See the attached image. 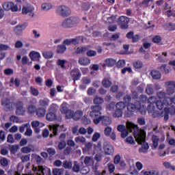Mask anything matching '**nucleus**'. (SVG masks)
<instances>
[{
    "label": "nucleus",
    "mask_w": 175,
    "mask_h": 175,
    "mask_svg": "<svg viewBox=\"0 0 175 175\" xmlns=\"http://www.w3.org/2000/svg\"><path fill=\"white\" fill-rule=\"evenodd\" d=\"M36 115L38 118H42V117L46 116V109L43 107H38L36 110Z\"/></svg>",
    "instance_id": "obj_16"
},
{
    "label": "nucleus",
    "mask_w": 175,
    "mask_h": 175,
    "mask_svg": "<svg viewBox=\"0 0 175 175\" xmlns=\"http://www.w3.org/2000/svg\"><path fill=\"white\" fill-rule=\"evenodd\" d=\"M166 92L164 91H159L157 93V96L159 99H165L166 98Z\"/></svg>",
    "instance_id": "obj_53"
},
{
    "label": "nucleus",
    "mask_w": 175,
    "mask_h": 175,
    "mask_svg": "<svg viewBox=\"0 0 175 175\" xmlns=\"http://www.w3.org/2000/svg\"><path fill=\"white\" fill-rule=\"evenodd\" d=\"M56 13L61 16V17H68L70 16L72 11L69 7H66V5L59 6L56 10Z\"/></svg>",
    "instance_id": "obj_6"
},
{
    "label": "nucleus",
    "mask_w": 175,
    "mask_h": 175,
    "mask_svg": "<svg viewBox=\"0 0 175 175\" xmlns=\"http://www.w3.org/2000/svg\"><path fill=\"white\" fill-rule=\"evenodd\" d=\"M104 151L106 155H113L114 154V147L110 143H106L104 146Z\"/></svg>",
    "instance_id": "obj_15"
},
{
    "label": "nucleus",
    "mask_w": 175,
    "mask_h": 175,
    "mask_svg": "<svg viewBox=\"0 0 175 175\" xmlns=\"http://www.w3.org/2000/svg\"><path fill=\"white\" fill-rule=\"evenodd\" d=\"M49 129L51 131L53 134L50 135V137H53V136H57L58 133H61V132H65L66 129H64V125L59 124H53L49 126Z\"/></svg>",
    "instance_id": "obj_7"
},
{
    "label": "nucleus",
    "mask_w": 175,
    "mask_h": 175,
    "mask_svg": "<svg viewBox=\"0 0 175 175\" xmlns=\"http://www.w3.org/2000/svg\"><path fill=\"white\" fill-rule=\"evenodd\" d=\"M75 142H76V143H81V144H85V137H83V136H79L75 138Z\"/></svg>",
    "instance_id": "obj_41"
},
{
    "label": "nucleus",
    "mask_w": 175,
    "mask_h": 175,
    "mask_svg": "<svg viewBox=\"0 0 175 175\" xmlns=\"http://www.w3.org/2000/svg\"><path fill=\"white\" fill-rule=\"evenodd\" d=\"M146 92L148 95H152L154 94V88H152V85H148L146 86Z\"/></svg>",
    "instance_id": "obj_44"
},
{
    "label": "nucleus",
    "mask_w": 175,
    "mask_h": 175,
    "mask_svg": "<svg viewBox=\"0 0 175 175\" xmlns=\"http://www.w3.org/2000/svg\"><path fill=\"white\" fill-rule=\"evenodd\" d=\"M30 90L33 96H38L39 95V90L33 87H30Z\"/></svg>",
    "instance_id": "obj_63"
},
{
    "label": "nucleus",
    "mask_w": 175,
    "mask_h": 175,
    "mask_svg": "<svg viewBox=\"0 0 175 175\" xmlns=\"http://www.w3.org/2000/svg\"><path fill=\"white\" fill-rule=\"evenodd\" d=\"M131 19L125 16H121L118 19V25L121 29H128L129 28V22Z\"/></svg>",
    "instance_id": "obj_5"
},
{
    "label": "nucleus",
    "mask_w": 175,
    "mask_h": 175,
    "mask_svg": "<svg viewBox=\"0 0 175 175\" xmlns=\"http://www.w3.org/2000/svg\"><path fill=\"white\" fill-rule=\"evenodd\" d=\"M107 167L109 174H116V172H114L116 171V166L114 165V164L109 163L107 164Z\"/></svg>",
    "instance_id": "obj_32"
},
{
    "label": "nucleus",
    "mask_w": 175,
    "mask_h": 175,
    "mask_svg": "<svg viewBox=\"0 0 175 175\" xmlns=\"http://www.w3.org/2000/svg\"><path fill=\"white\" fill-rule=\"evenodd\" d=\"M113 83H111V81H110V80L107 79H104L102 81V85L103 87H105V88H110V87H111V85Z\"/></svg>",
    "instance_id": "obj_34"
},
{
    "label": "nucleus",
    "mask_w": 175,
    "mask_h": 175,
    "mask_svg": "<svg viewBox=\"0 0 175 175\" xmlns=\"http://www.w3.org/2000/svg\"><path fill=\"white\" fill-rule=\"evenodd\" d=\"M57 109H58V105H57V104H52L50 105L48 110L49 112L57 113Z\"/></svg>",
    "instance_id": "obj_48"
},
{
    "label": "nucleus",
    "mask_w": 175,
    "mask_h": 175,
    "mask_svg": "<svg viewBox=\"0 0 175 175\" xmlns=\"http://www.w3.org/2000/svg\"><path fill=\"white\" fill-rule=\"evenodd\" d=\"M35 12V7L32 5V4L27 3V5H25L23 6L22 8V13L23 14H29L31 17H33L35 16V14L33 13Z\"/></svg>",
    "instance_id": "obj_11"
},
{
    "label": "nucleus",
    "mask_w": 175,
    "mask_h": 175,
    "mask_svg": "<svg viewBox=\"0 0 175 175\" xmlns=\"http://www.w3.org/2000/svg\"><path fill=\"white\" fill-rule=\"evenodd\" d=\"M126 126H125L124 124H119L117 126V131L118 132H121V137L123 139H125V137L129 135V132H133L134 136L139 133V127L137 125L129 121L126 122Z\"/></svg>",
    "instance_id": "obj_1"
},
{
    "label": "nucleus",
    "mask_w": 175,
    "mask_h": 175,
    "mask_svg": "<svg viewBox=\"0 0 175 175\" xmlns=\"http://www.w3.org/2000/svg\"><path fill=\"white\" fill-rule=\"evenodd\" d=\"M29 57L31 58V61H39V58H40V53L33 51L29 53Z\"/></svg>",
    "instance_id": "obj_19"
},
{
    "label": "nucleus",
    "mask_w": 175,
    "mask_h": 175,
    "mask_svg": "<svg viewBox=\"0 0 175 175\" xmlns=\"http://www.w3.org/2000/svg\"><path fill=\"white\" fill-rule=\"evenodd\" d=\"M62 166L63 167H64V169H72L73 163H72V161H70L65 160L64 161H63Z\"/></svg>",
    "instance_id": "obj_37"
},
{
    "label": "nucleus",
    "mask_w": 175,
    "mask_h": 175,
    "mask_svg": "<svg viewBox=\"0 0 175 175\" xmlns=\"http://www.w3.org/2000/svg\"><path fill=\"white\" fill-rule=\"evenodd\" d=\"M156 106L159 110H162L163 109H166V107L165 106V104L163 101L162 100H158L156 102Z\"/></svg>",
    "instance_id": "obj_43"
},
{
    "label": "nucleus",
    "mask_w": 175,
    "mask_h": 175,
    "mask_svg": "<svg viewBox=\"0 0 175 175\" xmlns=\"http://www.w3.org/2000/svg\"><path fill=\"white\" fill-rule=\"evenodd\" d=\"M133 66L135 69H142V68H143V62L137 61L133 63Z\"/></svg>",
    "instance_id": "obj_59"
},
{
    "label": "nucleus",
    "mask_w": 175,
    "mask_h": 175,
    "mask_svg": "<svg viewBox=\"0 0 175 175\" xmlns=\"http://www.w3.org/2000/svg\"><path fill=\"white\" fill-rule=\"evenodd\" d=\"M64 173L63 169L55 168L53 170V175H62Z\"/></svg>",
    "instance_id": "obj_60"
},
{
    "label": "nucleus",
    "mask_w": 175,
    "mask_h": 175,
    "mask_svg": "<svg viewBox=\"0 0 175 175\" xmlns=\"http://www.w3.org/2000/svg\"><path fill=\"white\" fill-rule=\"evenodd\" d=\"M39 125H40V122L38 120L33 121L31 122V126L36 133H39V132H40V129H39Z\"/></svg>",
    "instance_id": "obj_24"
},
{
    "label": "nucleus",
    "mask_w": 175,
    "mask_h": 175,
    "mask_svg": "<svg viewBox=\"0 0 175 175\" xmlns=\"http://www.w3.org/2000/svg\"><path fill=\"white\" fill-rule=\"evenodd\" d=\"M59 110L62 114H65L67 112V111L69 110V109L68 108V105H66V104L63 103L61 105Z\"/></svg>",
    "instance_id": "obj_47"
},
{
    "label": "nucleus",
    "mask_w": 175,
    "mask_h": 175,
    "mask_svg": "<svg viewBox=\"0 0 175 175\" xmlns=\"http://www.w3.org/2000/svg\"><path fill=\"white\" fill-rule=\"evenodd\" d=\"M66 51V46L62 43L57 46L56 53L57 54H64Z\"/></svg>",
    "instance_id": "obj_23"
},
{
    "label": "nucleus",
    "mask_w": 175,
    "mask_h": 175,
    "mask_svg": "<svg viewBox=\"0 0 175 175\" xmlns=\"http://www.w3.org/2000/svg\"><path fill=\"white\" fill-rule=\"evenodd\" d=\"M72 170L74 173H79L80 172V164L77 161L73 162V165L72 166Z\"/></svg>",
    "instance_id": "obj_31"
},
{
    "label": "nucleus",
    "mask_w": 175,
    "mask_h": 175,
    "mask_svg": "<svg viewBox=\"0 0 175 175\" xmlns=\"http://www.w3.org/2000/svg\"><path fill=\"white\" fill-rule=\"evenodd\" d=\"M83 117V111L78 110L73 113L72 118L75 121H79Z\"/></svg>",
    "instance_id": "obj_26"
},
{
    "label": "nucleus",
    "mask_w": 175,
    "mask_h": 175,
    "mask_svg": "<svg viewBox=\"0 0 175 175\" xmlns=\"http://www.w3.org/2000/svg\"><path fill=\"white\" fill-rule=\"evenodd\" d=\"M104 134L107 137H110L113 142L117 140V135L115 131H113L111 126H107L104 129Z\"/></svg>",
    "instance_id": "obj_12"
},
{
    "label": "nucleus",
    "mask_w": 175,
    "mask_h": 175,
    "mask_svg": "<svg viewBox=\"0 0 175 175\" xmlns=\"http://www.w3.org/2000/svg\"><path fill=\"white\" fill-rule=\"evenodd\" d=\"M117 21V18L116 16H111V17L107 18L105 21V24H114Z\"/></svg>",
    "instance_id": "obj_42"
},
{
    "label": "nucleus",
    "mask_w": 175,
    "mask_h": 175,
    "mask_svg": "<svg viewBox=\"0 0 175 175\" xmlns=\"http://www.w3.org/2000/svg\"><path fill=\"white\" fill-rule=\"evenodd\" d=\"M163 165L164 166V167H165V169H172V170H175L174 165H172L170 162L165 161L163 163Z\"/></svg>",
    "instance_id": "obj_45"
},
{
    "label": "nucleus",
    "mask_w": 175,
    "mask_h": 175,
    "mask_svg": "<svg viewBox=\"0 0 175 175\" xmlns=\"http://www.w3.org/2000/svg\"><path fill=\"white\" fill-rule=\"evenodd\" d=\"M66 147V141H59L57 145L58 150H64Z\"/></svg>",
    "instance_id": "obj_55"
},
{
    "label": "nucleus",
    "mask_w": 175,
    "mask_h": 175,
    "mask_svg": "<svg viewBox=\"0 0 175 175\" xmlns=\"http://www.w3.org/2000/svg\"><path fill=\"white\" fill-rule=\"evenodd\" d=\"M116 107L118 110L123 111L125 107H126V105L124 104V102L120 101L116 105Z\"/></svg>",
    "instance_id": "obj_38"
},
{
    "label": "nucleus",
    "mask_w": 175,
    "mask_h": 175,
    "mask_svg": "<svg viewBox=\"0 0 175 175\" xmlns=\"http://www.w3.org/2000/svg\"><path fill=\"white\" fill-rule=\"evenodd\" d=\"M163 102L164 106H165V107L167 106H170V105L173 104V103L172 101V97H169V96L164 98V99L163 100Z\"/></svg>",
    "instance_id": "obj_39"
},
{
    "label": "nucleus",
    "mask_w": 175,
    "mask_h": 175,
    "mask_svg": "<svg viewBox=\"0 0 175 175\" xmlns=\"http://www.w3.org/2000/svg\"><path fill=\"white\" fill-rule=\"evenodd\" d=\"M15 114H16V116H24V114H25V108L24 107V103H23V101H16L15 103Z\"/></svg>",
    "instance_id": "obj_10"
},
{
    "label": "nucleus",
    "mask_w": 175,
    "mask_h": 175,
    "mask_svg": "<svg viewBox=\"0 0 175 175\" xmlns=\"http://www.w3.org/2000/svg\"><path fill=\"white\" fill-rule=\"evenodd\" d=\"M117 61L113 58H108L105 60V64L103 66H108L109 68H111L116 65Z\"/></svg>",
    "instance_id": "obj_18"
},
{
    "label": "nucleus",
    "mask_w": 175,
    "mask_h": 175,
    "mask_svg": "<svg viewBox=\"0 0 175 175\" xmlns=\"http://www.w3.org/2000/svg\"><path fill=\"white\" fill-rule=\"evenodd\" d=\"M86 55L88 57H95V56H96V51H95L94 50H88L86 52Z\"/></svg>",
    "instance_id": "obj_64"
},
{
    "label": "nucleus",
    "mask_w": 175,
    "mask_h": 175,
    "mask_svg": "<svg viewBox=\"0 0 175 175\" xmlns=\"http://www.w3.org/2000/svg\"><path fill=\"white\" fill-rule=\"evenodd\" d=\"M40 170H41V173H40L38 175H44V174L51 175V170H50V168L49 167L43 168V167H42L40 168Z\"/></svg>",
    "instance_id": "obj_33"
},
{
    "label": "nucleus",
    "mask_w": 175,
    "mask_h": 175,
    "mask_svg": "<svg viewBox=\"0 0 175 175\" xmlns=\"http://www.w3.org/2000/svg\"><path fill=\"white\" fill-rule=\"evenodd\" d=\"M2 6H3V8L4 9V10H6L8 12L9 10H11L12 6H13V2L3 3Z\"/></svg>",
    "instance_id": "obj_35"
},
{
    "label": "nucleus",
    "mask_w": 175,
    "mask_h": 175,
    "mask_svg": "<svg viewBox=\"0 0 175 175\" xmlns=\"http://www.w3.org/2000/svg\"><path fill=\"white\" fill-rule=\"evenodd\" d=\"M77 40H76V38H70V39H66L63 42V44L66 46H70V44H74L76 46L77 44Z\"/></svg>",
    "instance_id": "obj_21"
},
{
    "label": "nucleus",
    "mask_w": 175,
    "mask_h": 175,
    "mask_svg": "<svg viewBox=\"0 0 175 175\" xmlns=\"http://www.w3.org/2000/svg\"><path fill=\"white\" fill-rule=\"evenodd\" d=\"M1 106H3V110L5 111H11L12 110V102L10 101V98H4L1 101Z\"/></svg>",
    "instance_id": "obj_13"
},
{
    "label": "nucleus",
    "mask_w": 175,
    "mask_h": 175,
    "mask_svg": "<svg viewBox=\"0 0 175 175\" xmlns=\"http://www.w3.org/2000/svg\"><path fill=\"white\" fill-rule=\"evenodd\" d=\"M127 110L130 113H127L126 117H131V116L132 115V113L136 111V105H135V104H133V103H129L127 105Z\"/></svg>",
    "instance_id": "obj_20"
},
{
    "label": "nucleus",
    "mask_w": 175,
    "mask_h": 175,
    "mask_svg": "<svg viewBox=\"0 0 175 175\" xmlns=\"http://www.w3.org/2000/svg\"><path fill=\"white\" fill-rule=\"evenodd\" d=\"M152 148H157L158 147V144L159 143V137L157 135H152Z\"/></svg>",
    "instance_id": "obj_27"
},
{
    "label": "nucleus",
    "mask_w": 175,
    "mask_h": 175,
    "mask_svg": "<svg viewBox=\"0 0 175 175\" xmlns=\"http://www.w3.org/2000/svg\"><path fill=\"white\" fill-rule=\"evenodd\" d=\"M41 8L42 10L47 12V10H50V9H51V5L50 3H45L42 4Z\"/></svg>",
    "instance_id": "obj_56"
},
{
    "label": "nucleus",
    "mask_w": 175,
    "mask_h": 175,
    "mask_svg": "<svg viewBox=\"0 0 175 175\" xmlns=\"http://www.w3.org/2000/svg\"><path fill=\"white\" fill-rule=\"evenodd\" d=\"M8 50H12V47L8 44H0V51H6Z\"/></svg>",
    "instance_id": "obj_50"
},
{
    "label": "nucleus",
    "mask_w": 175,
    "mask_h": 175,
    "mask_svg": "<svg viewBox=\"0 0 175 175\" xmlns=\"http://www.w3.org/2000/svg\"><path fill=\"white\" fill-rule=\"evenodd\" d=\"M80 24V19L76 16H70L63 21L62 26L63 28H75Z\"/></svg>",
    "instance_id": "obj_3"
},
{
    "label": "nucleus",
    "mask_w": 175,
    "mask_h": 175,
    "mask_svg": "<svg viewBox=\"0 0 175 175\" xmlns=\"http://www.w3.org/2000/svg\"><path fill=\"white\" fill-rule=\"evenodd\" d=\"M100 121L102 122V124L104 126H109V125L111 124V119L107 116H99L98 118L93 120V122L96 125H98Z\"/></svg>",
    "instance_id": "obj_8"
},
{
    "label": "nucleus",
    "mask_w": 175,
    "mask_h": 175,
    "mask_svg": "<svg viewBox=\"0 0 175 175\" xmlns=\"http://www.w3.org/2000/svg\"><path fill=\"white\" fill-rule=\"evenodd\" d=\"M73 111L71 109H68L67 111V112L64 114L66 116V118H67V120H70V118H73Z\"/></svg>",
    "instance_id": "obj_58"
},
{
    "label": "nucleus",
    "mask_w": 175,
    "mask_h": 175,
    "mask_svg": "<svg viewBox=\"0 0 175 175\" xmlns=\"http://www.w3.org/2000/svg\"><path fill=\"white\" fill-rule=\"evenodd\" d=\"M65 64H66V60L65 59H59L57 62V65L61 67L62 69H65Z\"/></svg>",
    "instance_id": "obj_51"
},
{
    "label": "nucleus",
    "mask_w": 175,
    "mask_h": 175,
    "mask_svg": "<svg viewBox=\"0 0 175 175\" xmlns=\"http://www.w3.org/2000/svg\"><path fill=\"white\" fill-rule=\"evenodd\" d=\"M27 111L29 114H32L36 112V107L35 105H29L27 107Z\"/></svg>",
    "instance_id": "obj_57"
},
{
    "label": "nucleus",
    "mask_w": 175,
    "mask_h": 175,
    "mask_svg": "<svg viewBox=\"0 0 175 175\" xmlns=\"http://www.w3.org/2000/svg\"><path fill=\"white\" fill-rule=\"evenodd\" d=\"M165 27H167V28L170 31H175V23H166Z\"/></svg>",
    "instance_id": "obj_61"
},
{
    "label": "nucleus",
    "mask_w": 175,
    "mask_h": 175,
    "mask_svg": "<svg viewBox=\"0 0 175 175\" xmlns=\"http://www.w3.org/2000/svg\"><path fill=\"white\" fill-rule=\"evenodd\" d=\"M93 172L94 173V175H106L107 171L106 170H104L100 172V170H93Z\"/></svg>",
    "instance_id": "obj_62"
},
{
    "label": "nucleus",
    "mask_w": 175,
    "mask_h": 175,
    "mask_svg": "<svg viewBox=\"0 0 175 175\" xmlns=\"http://www.w3.org/2000/svg\"><path fill=\"white\" fill-rule=\"evenodd\" d=\"M42 57H44L45 59H50L54 57V53L53 51H46L42 52Z\"/></svg>",
    "instance_id": "obj_29"
},
{
    "label": "nucleus",
    "mask_w": 175,
    "mask_h": 175,
    "mask_svg": "<svg viewBox=\"0 0 175 175\" xmlns=\"http://www.w3.org/2000/svg\"><path fill=\"white\" fill-rule=\"evenodd\" d=\"M93 102L94 105H98L97 106H99V105H102L105 100H103V98L96 96Z\"/></svg>",
    "instance_id": "obj_36"
},
{
    "label": "nucleus",
    "mask_w": 175,
    "mask_h": 175,
    "mask_svg": "<svg viewBox=\"0 0 175 175\" xmlns=\"http://www.w3.org/2000/svg\"><path fill=\"white\" fill-rule=\"evenodd\" d=\"M142 173H144V175H159V171L158 170H152L149 172L142 171Z\"/></svg>",
    "instance_id": "obj_49"
},
{
    "label": "nucleus",
    "mask_w": 175,
    "mask_h": 175,
    "mask_svg": "<svg viewBox=\"0 0 175 175\" xmlns=\"http://www.w3.org/2000/svg\"><path fill=\"white\" fill-rule=\"evenodd\" d=\"M159 69H160L161 73H164V75H167L169 73V70L166 68V64L161 65Z\"/></svg>",
    "instance_id": "obj_52"
},
{
    "label": "nucleus",
    "mask_w": 175,
    "mask_h": 175,
    "mask_svg": "<svg viewBox=\"0 0 175 175\" xmlns=\"http://www.w3.org/2000/svg\"><path fill=\"white\" fill-rule=\"evenodd\" d=\"M122 114H124L122 111L116 109L113 116L116 118H120V117H122Z\"/></svg>",
    "instance_id": "obj_54"
},
{
    "label": "nucleus",
    "mask_w": 175,
    "mask_h": 175,
    "mask_svg": "<svg viewBox=\"0 0 175 175\" xmlns=\"http://www.w3.org/2000/svg\"><path fill=\"white\" fill-rule=\"evenodd\" d=\"M47 121H55L57 120V113L49 111L46 115Z\"/></svg>",
    "instance_id": "obj_22"
},
{
    "label": "nucleus",
    "mask_w": 175,
    "mask_h": 175,
    "mask_svg": "<svg viewBox=\"0 0 175 175\" xmlns=\"http://www.w3.org/2000/svg\"><path fill=\"white\" fill-rule=\"evenodd\" d=\"M23 31H24L23 25H18L14 29L15 33L18 35V36H21L23 35Z\"/></svg>",
    "instance_id": "obj_28"
},
{
    "label": "nucleus",
    "mask_w": 175,
    "mask_h": 175,
    "mask_svg": "<svg viewBox=\"0 0 175 175\" xmlns=\"http://www.w3.org/2000/svg\"><path fill=\"white\" fill-rule=\"evenodd\" d=\"M39 104L42 107H47L50 104V100L45 98L43 100H40Z\"/></svg>",
    "instance_id": "obj_40"
},
{
    "label": "nucleus",
    "mask_w": 175,
    "mask_h": 175,
    "mask_svg": "<svg viewBox=\"0 0 175 175\" xmlns=\"http://www.w3.org/2000/svg\"><path fill=\"white\" fill-rule=\"evenodd\" d=\"M165 94L167 95H173L175 92V81H168L165 83Z\"/></svg>",
    "instance_id": "obj_9"
},
{
    "label": "nucleus",
    "mask_w": 175,
    "mask_h": 175,
    "mask_svg": "<svg viewBox=\"0 0 175 175\" xmlns=\"http://www.w3.org/2000/svg\"><path fill=\"white\" fill-rule=\"evenodd\" d=\"M16 2H17V4L13 3V5L11 7L12 12H17L18 10V6L21 9V0H16Z\"/></svg>",
    "instance_id": "obj_30"
},
{
    "label": "nucleus",
    "mask_w": 175,
    "mask_h": 175,
    "mask_svg": "<svg viewBox=\"0 0 175 175\" xmlns=\"http://www.w3.org/2000/svg\"><path fill=\"white\" fill-rule=\"evenodd\" d=\"M91 111L90 116L94 120L102 117V106L100 105H92L90 107Z\"/></svg>",
    "instance_id": "obj_4"
},
{
    "label": "nucleus",
    "mask_w": 175,
    "mask_h": 175,
    "mask_svg": "<svg viewBox=\"0 0 175 175\" xmlns=\"http://www.w3.org/2000/svg\"><path fill=\"white\" fill-rule=\"evenodd\" d=\"M79 64L82 66H87V65L91 64V59L87 57H81L79 59Z\"/></svg>",
    "instance_id": "obj_17"
},
{
    "label": "nucleus",
    "mask_w": 175,
    "mask_h": 175,
    "mask_svg": "<svg viewBox=\"0 0 175 175\" xmlns=\"http://www.w3.org/2000/svg\"><path fill=\"white\" fill-rule=\"evenodd\" d=\"M135 138L138 144L141 145V147L139 148V152L142 154H147L150 146L148 143L146 142V133L138 131V133L135 134Z\"/></svg>",
    "instance_id": "obj_2"
},
{
    "label": "nucleus",
    "mask_w": 175,
    "mask_h": 175,
    "mask_svg": "<svg viewBox=\"0 0 175 175\" xmlns=\"http://www.w3.org/2000/svg\"><path fill=\"white\" fill-rule=\"evenodd\" d=\"M70 76L75 83V81H77V80H80V78L81 77V72L79 68H73L70 70Z\"/></svg>",
    "instance_id": "obj_14"
},
{
    "label": "nucleus",
    "mask_w": 175,
    "mask_h": 175,
    "mask_svg": "<svg viewBox=\"0 0 175 175\" xmlns=\"http://www.w3.org/2000/svg\"><path fill=\"white\" fill-rule=\"evenodd\" d=\"M150 75L154 80H159L161 77H162V75H161V72L158 70H152L150 72Z\"/></svg>",
    "instance_id": "obj_25"
},
{
    "label": "nucleus",
    "mask_w": 175,
    "mask_h": 175,
    "mask_svg": "<svg viewBox=\"0 0 175 175\" xmlns=\"http://www.w3.org/2000/svg\"><path fill=\"white\" fill-rule=\"evenodd\" d=\"M92 150V143L91 142H88L85 143V147L83 148V151H91Z\"/></svg>",
    "instance_id": "obj_46"
}]
</instances>
